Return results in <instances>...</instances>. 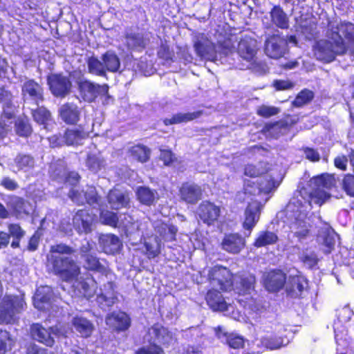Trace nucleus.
I'll use <instances>...</instances> for the list:
<instances>
[{"instance_id":"obj_64","label":"nucleus","mask_w":354,"mask_h":354,"mask_svg":"<svg viewBox=\"0 0 354 354\" xmlns=\"http://www.w3.org/2000/svg\"><path fill=\"white\" fill-rule=\"evenodd\" d=\"M84 259L85 260L87 269L91 270H97L100 268V263L99 261V259L96 257L90 254L86 257H84Z\"/></svg>"},{"instance_id":"obj_41","label":"nucleus","mask_w":354,"mask_h":354,"mask_svg":"<svg viewBox=\"0 0 354 354\" xmlns=\"http://www.w3.org/2000/svg\"><path fill=\"white\" fill-rule=\"evenodd\" d=\"M112 195L114 198L112 199V203H115L118 207L129 208L131 204V192L127 189L117 191L112 189Z\"/></svg>"},{"instance_id":"obj_45","label":"nucleus","mask_w":354,"mask_h":354,"mask_svg":"<svg viewBox=\"0 0 354 354\" xmlns=\"http://www.w3.org/2000/svg\"><path fill=\"white\" fill-rule=\"evenodd\" d=\"M281 128L280 121L267 122L263 125L261 132L266 136L277 138L281 133Z\"/></svg>"},{"instance_id":"obj_44","label":"nucleus","mask_w":354,"mask_h":354,"mask_svg":"<svg viewBox=\"0 0 354 354\" xmlns=\"http://www.w3.org/2000/svg\"><path fill=\"white\" fill-rule=\"evenodd\" d=\"M157 56L165 63H171L174 60L175 53L174 50L170 48L167 42H164L160 44L157 51Z\"/></svg>"},{"instance_id":"obj_27","label":"nucleus","mask_w":354,"mask_h":354,"mask_svg":"<svg viewBox=\"0 0 354 354\" xmlns=\"http://www.w3.org/2000/svg\"><path fill=\"white\" fill-rule=\"evenodd\" d=\"M136 198L143 205L151 207L158 200V192L147 186H139L136 191Z\"/></svg>"},{"instance_id":"obj_30","label":"nucleus","mask_w":354,"mask_h":354,"mask_svg":"<svg viewBox=\"0 0 354 354\" xmlns=\"http://www.w3.org/2000/svg\"><path fill=\"white\" fill-rule=\"evenodd\" d=\"M256 283V278L253 274L241 275L239 277V281L234 286L233 290L239 295H244L250 294L251 291L254 290Z\"/></svg>"},{"instance_id":"obj_25","label":"nucleus","mask_w":354,"mask_h":354,"mask_svg":"<svg viewBox=\"0 0 354 354\" xmlns=\"http://www.w3.org/2000/svg\"><path fill=\"white\" fill-rule=\"evenodd\" d=\"M272 171L267 161H259L256 164L248 163L244 166L243 174L252 178H261Z\"/></svg>"},{"instance_id":"obj_2","label":"nucleus","mask_w":354,"mask_h":354,"mask_svg":"<svg viewBox=\"0 0 354 354\" xmlns=\"http://www.w3.org/2000/svg\"><path fill=\"white\" fill-rule=\"evenodd\" d=\"M311 190L308 192L306 188L301 187L299 190L298 195L292 205L299 208L304 207L306 204L312 207L313 203L321 207L331 196L330 194L325 190L331 187V183L328 180V175L322 174L313 176L308 183Z\"/></svg>"},{"instance_id":"obj_53","label":"nucleus","mask_w":354,"mask_h":354,"mask_svg":"<svg viewBox=\"0 0 354 354\" xmlns=\"http://www.w3.org/2000/svg\"><path fill=\"white\" fill-rule=\"evenodd\" d=\"M26 201L21 197H16L12 203V210L13 214L18 217L22 214H28V212L25 209Z\"/></svg>"},{"instance_id":"obj_24","label":"nucleus","mask_w":354,"mask_h":354,"mask_svg":"<svg viewBox=\"0 0 354 354\" xmlns=\"http://www.w3.org/2000/svg\"><path fill=\"white\" fill-rule=\"evenodd\" d=\"M155 232L166 242H174L177 240L178 229L177 226L162 221H157L153 226Z\"/></svg>"},{"instance_id":"obj_8","label":"nucleus","mask_w":354,"mask_h":354,"mask_svg":"<svg viewBox=\"0 0 354 354\" xmlns=\"http://www.w3.org/2000/svg\"><path fill=\"white\" fill-rule=\"evenodd\" d=\"M180 201L187 205H196L203 198V189L201 186L190 182H184L178 189Z\"/></svg>"},{"instance_id":"obj_12","label":"nucleus","mask_w":354,"mask_h":354,"mask_svg":"<svg viewBox=\"0 0 354 354\" xmlns=\"http://www.w3.org/2000/svg\"><path fill=\"white\" fill-rule=\"evenodd\" d=\"M299 212L294 215V220L290 224V228L295 237L299 241L306 239L310 235V225L306 221L307 213L304 210L299 209Z\"/></svg>"},{"instance_id":"obj_11","label":"nucleus","mask_w":354,"mask_h":354,"mask_svg":"<svg viewBox=\"0 0 354 354\" xmlns=\"http://www.w3.org/2000/svg\"><path fill=\"white\" fill-rule=\"evenodd\" d=\"M221 214V208L209 201H202L197 208V215L203 223L208 226L214 225Z\"/></svg>"},{"instance_id":"obj_10","label":"nucleus","mask_w":354,"mask_h":354,"mask_svg":"<svg viewBox=\"0 0 354 354\" xmlns=\"http://www.w3.org/2000/svg\"><path fill=\"white\" fill-rule=\"evenodd\" d=\"M287 281L286 274L280 269H272L263 276V285L270 292H278L282 290Z\"/></svg>"},{"instance_id":"obj_55","label":"nucleus","mask_w":354,"mask_h":354,"mask_svg":"<svg viewBox=\"0 0 354 354\" xmlns=\"http://www.w3.org/2000/svg\"><path fill=\"white\" fill-rule=\"evenodd\" d=\"M279 112V109L275 106H270L266 105H261L257 109V114L264 118H269L274 116Z\"/></svg>"},{"instance_id":"obj_37","label":"nucleus","mask_w":354,"mask_h":354,"mask_svg":"<svg viewBox=\"0 0 354 354\" xmlns=\"http://www.w3.org/2000/svg\"><path fill=\"white\" fill-rule=\"evenodd\" d=\"M127 46L131 50L142 51L146 47V41L143 35L138 32H130L125 35Z\"/></svg>"},{"instance_id":"obj_40","label":"nucleus","mask_w":354,"mask_h":354,"mask_svg":"<svg viewBox=\"0 0 354 354\" xmlns=\"http://www.w3.org/2000/svg\"><path fill=\"white\" fill-rule=\"evenodd\" d=\"M15 164L18 170L28 171L35 167V161L30 154L19 153L15 158Z\"/></svg>"},{"instance_id":"obj_18","label":"nucleus","mask_w":354,"mask_h":354,"mask_svg":"<svg viewBox=\"0 0 354 354\" xmlns=\"http://www.w3.org/2000/svg\"><path fill=\"white\" fill-rule=\"evenodd\" d=\"M58 115L66 124L75 125L80 120L81 111L73 102H65L60 106Z\"/></svg>"},{"instance_id":"obj_7","label":"nucleus","mask_w":354,"mask_h":354,"mask_svg":"<svg viewBox=\"0 0 354 354\" xmlns=\"http://www.w3.org/2000/svg\"><path fill=\"white\" fill-rule=\"evenodd\" d=\"M47 83L51 93L56 97L64 98L71 91L72 83L69 77L62 73L48 76Z\"/></svg>"},{"instance_id":"obj_1","label":"nucleus","mask_w":354,"mask_h":354,"mask_svg":"<svg viewBox=\"0 0 354 354\" xmlns=\"http://www.w3.org/2000/svg\"><path fill=\"white\" fill-rule=\"evenodd\" d=\"M74 252L75 250L65 243H57L50 247L47 265L51 272L62 281H76L81 274V268L77 263L68 257Z\"/></svg>"},{"instance_id":"obj_33","label":"nucleus","mask_w":354,"mask_h":354,"mask_svg":"<svg viewBox=\"0 0 354 354\" xmlns=\"http://www.w3.org/2000/svg\"><path fill=\"white\" fill-rule=\"evenodd\" d=\"M85 165L87 169L93 174H97L105 166V160L100 153H87L85 159Z\"/></svg>"},{"instance_id":"obj_61","label":"nucleus","mask_w":354,"mask_h":354,"mask_svg":"<svg viewBox=\"0 0 354 354\" xmlns=\"http://www.w3.org/2000/svg\"><path fill=\"white\" fill-rule=\"evenodd\" d=\"M41 239V234L37 230L29 238L26 250L29 252H35L38 249L39 241Z\"/></svg>"},{"instance_id":"obj_6","label":"nucleus","mask_w":354,"mask_h":354,"mask_svg":"<svg viewBox=\"0 0 354 354\" xmlns=\"http://www.w3.org/2000/svg\"><path fill=\"white\" fill-rule=\"evenodd\" d=\"M25 303L15 296H6L0 304V324H9L16 320V315L19 313Z\"/></svg>"},{"instance_id":"obj_57","label":"nucleus","mask_w":354,"mask_h":354,"mask_svg":"<svg viewBox=\"0 0 354 354\" xmlns=\"http://www.w3.org/2000/svg\"><path fill=\"white\" fill-rule=\"evenodd\" d=\"M144 247L145 249V254L149 259H155L161 253V247L159 243L156 246H154L149 242H145Z\"/></svg>"},{"instance_id":"obj_31","label":"nucleus","mask_w":354,"mask_h":354,"mask_svg":"<svg viewBox=\"0 0 354 354\" xmlns=\"http://www.w3.org/2000/svg\"><path fill=\"white\" fill-rule=\"evenodd\" d=\"M72 324L82 337H90L94 330L91 322L80 316L74 317L72 319Z\"/></svg>"},{"instance_id":"obj_47","label":"nucleus","mask_w":354,"mask_h":354,"mask_svg":"<svg viewBox=\"0 0 354 354\" xmlns=\"http://www.w3.org/2000/svg\"><path fill=\"white\" fill-rule=\"evenodd\" d=\"M225 337V344L227 345L230 348L240 349L243 348L245 345V339L238 335L234 333H224Z\"/></svg>"},{"instance_id":"obj_52","label":"nucleus","mask_w":354,"mask_h":354,"mask_svg":"<svg viewBox=\"0 0 354 354\" xmlns=\"http://www.w3.org/2000/svg\"><path fill=\"white\" fill-rule=\"evenodd\" d=\"M236 41V35L230 33L223 39L218 41V45L225 53H227L234 48V44Z\"/></svg>"},{"instance_id":"obj_4","label":"nucleus","mask_w":354,"mask_h":354,"mask_svg":"<svg viewBox=\"0 0 354 354\" xmlns=\"http://www.w3.org/2000/svg\"><path fill=\"white\" fill-rule=\"evenodd\" d=\"M78 98L85 102H93L98 96L108 95L109 86L107 84H98L88 79L76 82Z\"/></svg>"},{"instance_id":"obj_38","label":"nucleus","mask_w":354,"mask_h":354,"mask_svg":"<svg viewBox=\"0 0 354 354\" xmlns=\"http://www.w3.org/2000/svg\"><path fill=\"white\" fill-rule=\"evenodd\" d=\"M272 21L279 28L286 29L288 28L289 22L286 14L280 6H274L270 12Z\"/></svg>"},{"instance_id":"obj_35","label":"nucleus","mask_w":354,"mask_h":354,"mask_svg":"<svg viewBox=\"0 0 354 354\" xmlns=\"http://www.w3.org/2000/svg\"><path fill=\"white\" fill-rule=\"evenodd\" d=\"M8 232H7V235H9V240L12 237L10 247L13 249L19 248L21 240L26 234L25 230H23L19 223H10L8 225Z\"/></svg>"},{"instance_id":"obj_32","label":"nucleus","mask_w":354,"mask_h":354,"mask_svg":"<svg viewBox=\"0 0 354 354\" xmlns=\"http://www.w3.org/2000/svg\"><path fill=\"white\" fill-rule=\"evenodd\" d=\"M112 327L118 333L126 331L131 326V318L124 312L112 313Z\"/></svg>"},{"instance_id":"obj_22","label":"nucleus","mask_w":354,"mask_h":354,"mask_svg":"<svg viewBox=\"0 0 354 354\" xmlns=\"http://www.w3.org/2000/svg\"><path fill=\"white\" fill-rule=\"evenodd\" d=\"M308 286V281L302 274L290 275L286 283V292L292 297H299Z\"/></svg>"},{"instance_id":"obj_36","label":"nucleus","mask_w":354,"mask_h":354,"mask_svg":"<svg viewBox=\"0 0 354 354\" xmlns=\"http://www.w3.org/2000/svg\"><path fill=\"white\" fill-rule=\"evenodd\" d=\"M155 337L159 340L162 346L169 347L173 340V335L167 328L159 324L152 326Z\"/></svg>"},{"instance_id":"obj_50","label":"nucleus","mask_w":354,"mask_h":354,"mask_svg":"<svg viewBox=\"0 0 354 354\" xmlns=\"http://www.w3.org/2000/svg\"><path fill=\"white\" fill-rule=\"evenodd\" d=\"M353 174H345L342 180V188L351 197H354V163L353 164Z\"/></svg>"},{"instance_id":"obj_20","label":"nucleus","mask_w":354,"mask_h":354,"mask_svg":"<svg viewBox=\"0 0 354 354\" xmlns=\"http://www.w3.org/2000/svg\"><path fill=\"white\" fill-rule=\"evenodd\" d=\"M95 215L89 209H82L77 211L73 217L75 228L79 234H88L92 231L91 225Z\"/></svg>"},{"instance_id":"obj_59","label":"nucleus","mask_w":354,"mask_h":354,"mask_svg":"<svg viewBox=\"0 0 354 354\" xmlns=\"http://www.w3.org/2000/svg\"><path fill=\"white\" fill-rule=\"evenodd\" d=\"M92 277H86L82 279L79 282L80 288L84 297L90 298L93 295V290L90 285V282L93 281Z\"/></svg>"},{"instance_id":"obj_13","label":"nucleus","mask_w":354,"mask_h":354,"mask_svg":"<svg viewBox=\"0 0 354 354\" xmlns=\"http://www.w3.org/2000/svg\"><path fill=\"white\" fill-rule=\"evenodd\" d=\"M286 40L280 35H269L265 41V52L272 59H279L284 54Z\"/></svg>"},{"instance_id":"obj_14","label":"nucleus","mask_w":354,"mask_h":354,"mask_svg":"<svg viewBox=\"0 0 354 354\" xmlns=\"http://www.w3.org/2000/svg\"><path fill=\"white\" fill-rule=\"evenodd\" d=\"M328 30L332 35L337 33V35L344 41L347 48L354 47V24L349 21H341L334 26L328 22Z\"/></svg>"},{"instance_id":"obj_21","label":"nucleus","mask_w":354,"mask_h":354,"mask_svg":"<svg viewBox=\"0 0 354 354\" xmlns=\"http://www.w3.org/2000/svg\"><path fill=\"white\" fill-rule=\"evenodd\" d=\"M205 299L209 308L214 312H225L229 309L230 304L227 303L222 293L217 289L208 290Z\"/></svg>"},{"instance_id":"obj_3","label":"nucleus","mask_w":354,"mask_h":354,"mask_svg":"<svg viewBox=\"0 0 354 354\" xmlns=\"http://www.w3.org/2000/svg\"><path fill=\"white\" fill-rule=\"evenodd\" d=\"M337 34L332 35L328 30L327 39H321L315 42L313 52L318 60L330 63L335 59L337 55L346 53L347 46L344 41L337 37Z\"/></svg>"},{"instance_id":"obj_28","label":"nucleus","mask_w":354,"mask_h":354,"mask_svg":"<svg viewBox=\"0 0 354 354\" xmlns=\"http://www.w3.org/2000/svg\"><path fill=\"white\" fill-rule=\"evenodd\" d=\"M203 110H198L192 113H177L171 115V118L162 119V123L165 126L187 123L200 118L203 114Z\"/></svg>"},{"instance_id":"obj_48","label":"nucleus","mask_w":354,"mask_h":354,"mask_svg":"<svg viewBox=\"0 0 354 354\" xmlns=\"http://www.w3.org/2000/svg\"><path fill=\"white\" fill-rule=\"evenodd\" d=\"M13 95L12 92L6 86H0V102L3 104V109H10L13 106Z\"/></svg>"},{"instance_id":"obj_51","label":"nucleus","mask_w":354,"mask_h":354,"mask_svg":"<svg viewBox=\"0 0 354 354\" xmlns=\"http://www.w3.org/2000/svg\"><path fill=\"white\" fill-rule=\"evenodd\" d=\"M159 159L162 161L163 165L166 167H169L178 161L175 153L169 149H160Z\"/></svg>"},{"instance_id":"obj_17","label":"nucleus","mask_w":354,"mask_h":354,"mask_svg":"<svg viewBox=\"0 0 354 354\" xmlns=\"http://www.w3.org/2000/svg\"><path fill=\"white\" fill-rule=\"evenodd\" d=\"M102 59L103 62L94 55H91L86 59V62L88 72L90 74L101 77L106 76L107 71H111V69L108 67L106 62L111 59V53L106 52L102 55Z\"/></svg>"},{"instance_id":"obj_15","label":"nucleus","mask_w":354,"mask_h":354,"mask_svg":"<svg viewBox=\"0 0 354 354\" xmlns=\"http://www.w3.org/2000/svg\"><path fill=\"white\" fill-rule=\"evenodd\" d=\"M30 333L32 339L46 347L52 348L55 345V341L53 336L52 327L46 328L41 324L34 323L30 326Z\"/></svg>"},{"instance_id":"obj_46","label":"nucleus","mask_w":354,"mask_h":354,"mask_svg":"<svg viewBox=\"0 0 354 354\" xmlns=\"http://www.w3.org/2000/svg\"><path fill=\"white\" fill-rule=\"evenodd\" d=\"M314 97V93L307 88L301 90L296 96L293 101V104L296 107H301L305 104L310 103Z\"/></svg>"},{"instance_id":"obj_63","label":"nucleus","mask_w":354,"mask_h":354,"mask_svg":"<svg viewBox=\"0 0 354 354\" xmlns=\"http://www.w3.org/2000/svg\"><path fill=\"white\" fill-rule=\"evenodd\" d=\"M10 341L11 339L8 332H0V354H5L7 352L8 344Z\"/></svg>"},{"instance_id":"obj_54","label":"nucleus","mask_w":354,"mask_h":354,"mask_svg":"<svg viewBox=\"0 0 354 354\" xmlns=\"http://www.w3.org/2000/svg\"><path fill=\"white\" fill-rule=\"evenodd\" d=\"M136 354H165L160 345L154 342L150 343L149 347L142 346L139 348L135 353Z\"/></svg>"},{"instance_id":"obj_62","label":"nucleus","mask_w":354,"mask_h":354,"mask_svg":"<svg viewBox=\"0 0 354 354\" xmlns=\"http://www.w3.org/2000/svg\"><path fill=\"white\" fill-rule=\"evenodd\" d=\"M333 328L335 338L337 342L342 340H346L348 330L346 328L342 326V324H340L339 322L334 324Z\"/></svg>"},{"instance_id":"obj_43","label":"nucleus","mask_w":354,"mask_h":354,"mask_svg":"<svg viewBox=\"0 0 354 354\" xmlns=\"http://www.w3.org/2000/svg\"><path fill=\"white\" fill-rule=\"evenodd\" d=\"M32 116L33 120L39 124L46 126L48 122L51 119V113L46 107L38 106L32 110Z\"/></svg>"},{"instance_id":"obj_9","label":"nucleus","mask_w":354,"mask_h":354,"mask_svg":"<svg viewBox=\"0 0 354 354\" xmlns=\"http://www.w3.org/2000/svg\"><path fill=\"white\" fill-rule=\"evenodd\" d=\"M264 203L257 200L249 202L244 211V220L242 223L243 229L251 232L259 221Z\"/></svg>"},{"instance_id":"obj_58","label":"nucleus","mask_w":354,"mask_h":354,"mask_svg":"<svg viewBox=\"0 0 354 354\" xmlns=\"http://www.w3.org/2000/svg\"><path fill=\"white\" fill-rule=\"evenodd\" d=\"M15 131L19 136L28 137L32 133V127L27 122L19 120L15 124Z\"/></svg>"},{"instance_id":"obj_5","label":"nucleus","mask_w":354,"mask_h":354,"mask_svg":"<svg viewBox=\"0 0 354 354\" xmlns=\"http://www.w3.org/2000/svg\"><path fill=\"white\" fill-rule=\"evenodd\" d=\"M207 280L219 287L223 292H230L234 289V274L227 268L216 265L209 268Z\"/></svg>"},{"instance_id":"obj_56","label":"nucleus","mask_w":354,"mask_h":354,"mask_svg":"<svg viewBox=\"0 0 354 354\" xmlns=\"http://www.w3.org/2000/svg\"><path fill=\"white\" fill-rule=\"evenodd\" d=\"M243 191L244 194L249 195H254L256 192L261 193L260 192L259 182H254L249 179L243 180Z\"/></svg>"},{"instance_id":"obj_39","label":"nucleus","mask_w":354,"mask_h":354,"mask_svg":"<svg viewBox=\"0 0 354 354\" xmlns=\"http://www.w3.org/2000/svg\"><path fill=\"white\" fill-rule=\"evenodd\" d=\"M259 181L260 192L264 194H270L276 189L280 185V181L275 179L274 175L270 171L268 174L261 176Z\"/></svg>"},{"instance_id":"obj_23","label":"nucleus","mask_w":354,"mask_h":354,"mask_svg":"<svg viewBox=\"0 0 354 354\" xmlns=\"http://www.w3.org/2000/svg\"><path fill=\"white\" fill-rule=\"evenodd\" d=\"M88 137L89 132L81 125L75 128H67L63 135L64 142L66 146L82 145V141L87 139Z\"/></svg>"},{"instance_id":"obj_49","label":"nucleus","mask_w":354,"mask_h":354,"mask_svg":"<svg viewBox=\"0 0 354 354\" xmlns=\"http://www.w3.org/2000/svg\"><path fill=\"white\" fill-rule=\"evenodd\" d=\"M262 344L271 350L277 349L283 346V342L276 335H266L261 339Z\"/></svg>"},{"instance_id":"obj_19","label":"nucleus","mask_w":354,"mask_h":354,"mask_svg":"<svg viewBox=\"0 0 354 354\" xmlns=\"http://www.w3.org/2000/svg\"><path fill=\"white\" fill-rule=\"evenodd\" d=\"M21 93L24 98H30L37 105L44 100V88L32 79L24 82L21 86Z\"/></svg>"},{"instance_id":"obj_60","label":"nucleus","mask_w":354,"mask_h":354,"mask_svg":"<svg viewBox=\"0 0 354 354\" xmlns=\"http://www.w3.org/2000/svg\"><path fill=\"white\" fill-rule=\"evenodd\" d=\"M24 354H49L47 348L41 347L35 342H30L25 346Z\"/></svg>"},{"instance_id":"obj_29","label":"nucleus","mask_w":354,"mask_h":354,"mask_svg":"<svg viewBox=\"0 0 354 354\" xmlns=\"http://www.w3.org/2000/svg\"><path fill=\"white\" fill-rule=\"evenodd\" d=\"M278 241L279 236L275 232L270 230H261L257 233L252 245L254 248H260L274 245Z\"/></svg>"},{"instance_id":"obj_26","label":"nucleus","mask_w":354,"mask_h":354,"mask_svg":"<svg viewBox=\"0 0 354 354\" xmlns=\"http://www.w3.org/2000/svg\"><path fill=\"white\" fill-rule=\"evenodd\" d=\"M256 41L249 36L243 37L238 43L237 51L244 59L251 61L254 57L257 50Z\"/></svg>"},{"instance_id":"obj_16","label":"nucleus","mask_w":354,"mask_h":354,"mask_svg":"<svg viewBox=\"0 0 354 354\" xmlns=\"http://www.w3.org/2000/svg\"><path fill=\"white\" fill-rule=\"evenodd\" d=\"M246 245V241L239 233L226 234L221 243V248L227 253L237 254L243 250Z\"/></svg>"},{"instance_id":"obj_42","label":"nucleus","mask_w":354,"mask_h":354,"mask_svg":"<svg viewBox=\"0 0 354 354\" xmlns=\"http://www.w3.org/2000/svg\"><path fill=\"white\" fill-rule=\"evenodd\" d=\"M118 216L116 213L112 212V227L122 228L127 232L130 226L133 225V219L129 214H124Z\"/></svg>"},{"instance_id":"obj_34","label":"nucleus","mask_w":354,"mask_h":354,"mask_svg":"<svg viewBox=\"0 0 354 354\" xmlns=\"http://www.w3.org/2000/svg\"><path fill=\"white\" fill-rule=\"evenodd\" d=\"M129 152L133 159L141 163H145L150 159L151 149L142 144L132 146Z\"/></svg>"}]
</instances>
